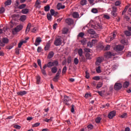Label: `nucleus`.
I'll return each mask as SVG.
<instances>
[{
  "label": "nucleus",
  "instance_id": "53",
  "mask_svg": "<svg viewBox=\"0 0 131 131\" xmlns=\"http://www.w3.org/2000/svg\"><path fill=\"white\" fill-rule=\"evenodd\" d=\"M9 25L10 27L11 28H13V27H14V26L15 25V23L11 21L10 22Z\"/></svg>",
  "mask_w": 131,
  "mask_h": 131
},
{
  "label": "nucleus",
  "instance_id": "59",
  "mask_svg": "<svg viewBox=\"0 0 131 131\" xmlns=\"http://www.w3.org/2000/svg\"><path fill=\"white\" fill-rule=\"evenodd\" d=\"M31 31L35 33L36 32V31H37V28L36 27H34L32 29Z\"/></svg>",
  "mask_w": 131,
  "mask_h": 131
},
{
  "label": "nucleus",
  "instance_id": "31",
  "mask_svg": "<svg viewBox=\"0 0 131 131\" xmlns=\"http://www.w3.org/2000/svg\"><path fill=\"white\" fill-rule=\"evenodd\" d=\"M50 13L51 16H55V15H57V12H55V10H54V9H51L50 10Z\"/></svg>",
  "mask_w": 131,
  "mask_h": 131
},
{
  "label": "nucleus",
  "instance_id": "35",
  "mask_svg": "<svg viewBox=\"0 0 131 131\" xmlns=\"http://www.w3.org/2000/svg\"><path fill=\"white\" fill-rule=\"evenodd\" d=\"M20 5V2H19V1H16V3L14 5V8H19V5Z\"/></svg>",
  "mask_w": 131,
  "mask_h": 131
},
{
  "label": "nucleus",
  "instance_id": "18",
  "mask_svg": "<svg viewBox=\"0 0 131 131\" xmlns=\"http://www.w3.org/2000/svg\"><path fill=\"white\" fill-rule=\"evenodd\" d=\"M57 71H58V68H57V67H54L52 68L51 72H52V73H56Z\"/></svg>",
  "mask_w": 131,
  "mask_h": 131
},
{
  "label": "nucleus",
  "instance_id": "29",
  "mask_svg": "<svg viewBox=\"0 0 131 131\" xmlns=\"http://www.w3.org/2000/svg\"><path fill=\"white\" fill-rule=\"evenodd\" d=\"M102 86H103V83L100 82L97 84L96 89H100V88H102Z\"/></svg>",
  "mask_w": 131,
  "mask_h": 131
},
{
  "label": "nucleus",
  "instance_id": "51",
  "mask_svg": "<svg viewBox=\"0 0 131 131\" xmlns=\"http://www.w3.org/2000/svg\"><path fill=\"white\" fill-rule=\"evenodd\" d=\"M80 57L79 58V59L81 60L82 62H84V61H85V58H84V56L82 55V56Z\"/></svg>",
  "mask_w": 131,
  "mask_h": 131
},
{
  "label": "nucleus",
  "instance_id": "47",
  "mask_svg": "<svg viewBox=\"0 0 131 131\" xmlns=\"http://www.w3.org/2000/svg\"><path fill=\"white\" fill-rule=\"evenodd\" d=\"M92 13H94V14H97L98 13V9L96 8H93L92 9Z\"/></svg>",
  "mask_w": 131,
  "mask_h": 131
},
{
  "label": "nucleus",
  "instance_id": "23",
  "mask_svg": "<svg viewBox=\"0 0 131 131\" xmlns=\"http://www.w3.org/2000/svg\"><path fill=\"white\" fill-rule=\"evenodd\" d=\"M54 57V52H50L48 55V59H52Z\"/></svg>",
  "mask_w": 131,
  "mask_h": 131
},
{
  "label": "nucleus",
  "instance_id": "37",
  "mask_svg": "<svg viewBox=\"0 0 131 131\" xmlns=\"http://www.w3.org/2000/svg\"><path fill=\"white\" fill-rule=\"evenodd\" d=\"M88 2V1L86 0H82L80 2V4L81 5V6H84L86 3Z\"/></svg>",
  "mask_w": 131,
  "mask_h": 131
},
{
  "label": "nucleus",
  "instance_id": "28",
  "mask_svg": "<svg viewBox=\"0 0 131 131\" xmlns=\"http://www.w3.org/2000/svg\"><path fill=\"white\" fill-rule=\"evenodd\" d=\"M53 66H54V64L52 61L48 62L47 64V67H48V68H51V67H53Z\"/></svg>",
  "mask_w": 131,
  "mask_h": 131
},
{
  "label": "nucleus",
  "instance_id": "12",
  "mask_svg": "<svg viewBox=\"0 0 131 131\" xmlns=\"http://www.w3.org/2000/svg\"><path fill=\"white\" fill-rule=\"evenodd\" d=\"M27 94V92L25 91H19L18 92H17V95H18V96H24V95H26Z\"/></svg>",
  "mask_w": 131,
  "mask_h": 131
},
{
  "label": "nucleus",
  "instance_id": "22",
  "mask_svg": "<svg viewBox=\"0 0 131 131\" xmlns=\"http://www.w3.org/2000/svg\"><path fill=\"white\" fill-rule=\"evenodd\" d=\"M85 57L88 60H91L92 59V55L89 53L85 54Z\"/></svg>",
  "mask_w": 131,
  "mask_h": 131
},
{
  "label": "nucleus",
  "instance_id": "44",
  "mask_svg": "<svg viewBox=\"0 0 131 131\" xmlns=\"http://www.w3.org/2000/svg\"><path fill=\"white\" fill-rule=\"evenodd\" d=\"M47 19L50 21L52 20V15H51V14L50 13L47 14Z\"/></svg>",
  "mask_w": 131,
  "mask_h": 131
},
{
  "label": "nucleus",
  "instance_id": "62",
  "mask_svg": "<svg viewBox=\"0 0 131 131\" xmlns=\"http://www.w3.org/2000/svg\"><path fill=\"white\" fill-rule=\"evenodd\" d=\"M88 127L89 129H93L94 128V126L92 124H90L88 126Z\"/></svg>",
  "mask_w": 131,
  "mask_h": 131
},
{
  "label": "nucleus",
  "instance_id": "24",
  "mask_svg": "<svg viewBox=\"0 0 131 131\" xmlns=\"http://www.w3.org/2000/svg\"><path fill=\"white\" fill-rule=\"evenodd\" d=\"M12 4V0H7L5 3V6H10Z\"/></svg>",
  "mask_w": 131,
  "mask_h": 131
},
{
  "label": "nucleus",
  "instance_id": "46",
  "mask_svg": "<svg viewBox=\"0 0 131 131\" xmlns=\"http://www.w3.org/2000/svg\"><path fill=\"white\" fill-rule=\"evenodd\" d=\"M53 64V66H58L59 62L57 60H55L54 61L52 62Z\"/></svg>",
  "mask_w": 131,
  "mask_h": 131
},
{
  "label": "nucleus",
  "instance_id": "33",
  "mask_svg": "<svg viewBox=\"0 0 131 131\" xmlns=\"http://www.w3.org/2000/svg\"><path fill=\"white\" fill-rule=\"evenodd\" d=\"M28 12H29V10H28V9H24L21 11V13L23 14H27Z\"/></svg>",
  "mask_w": 131,
  "mask_h": 131
},
{
  "label": "nucleus",
  "instance_id": "16",
  "mask_svg": "<svg viewBox=\"0 0 131 131\" xmlns=\"http://www.w3.org/2000/svg\"><path fill=\"white\" fill-rule=\"evenodd\" d=\"M78 54L80 57H82L83 54V51H82V49L80 48L78 50Z\"/></svg>",
  "mask_w": 131,
  "mask_h": 131
},
{
  "label": "nucleus",
  "instance_id": "30",
  "mask_svg": "<svg viewBox=\"0 0 131 131\" xmlns=\"http://www.w3.org/2000/svg\"><path fill=\"white\" fill-rule=\"evenodd\" d=\"M37 84H39L40 83V76H37L36 78Z\"/></svg>",
  "mask_w": 131,
  "mask_h": 131
},
{
  "label": "nucleus",
  "instance_id": "10",
  "mask_svg": "<svg viewBox=\"0 0 131 131\" xmlns=\"http://www.w3.org/2000/svg\"><path fill=\"white\" fill-rule=\"evenodd\" d=\"M66 23L68 24V25H71L74 23V21H73V19L71 18H67L65 20Z\"/></svg>",
  "mask_w": 131,
  "mask_h": 131
},
{
  "label": "nucleus",
  "instance_id": "2",
  "mask_svg": "<svg viewBox=\"0 0 131 131\" xmlns=\"http://www.w3.org/2000/svg\"><path fill=\"white\" fill-rule=\"evenodd\" d=\"M54 45L56 47L61 46V45H62V39L61 36H58L57 37L55 38V40L54 41Z\"/></svg>",
  "mask_w": 131,
  "mask_h": 131
},
{
  "label": "nucleus",
  "instance_id": "7",
  "mask_svg": "<svg viewBox=\"0 0 131 131\" xmlns=\"http://www.w3.org/2000/svg\"><path fill=\"white\" fill-rule=\"evenodd\" d=\"M122 88V85L120 83H116L114 85V89L116 91H119Z\"/></svg>",
  "mask_w": 131,
  "mask_h": 131
},
{
  "label": "nucleus",
  "instance_id": "48",
  "mask_svg": "<svg viewBox=\"0 0 131 131\" xmlns=\"http://www.w3.org/2000/svg\"><path fill=\"white\" fill-rule=\"evenodd\" d=\"M78 37H83V36H84V33L83 32H81L80 33H79V34L78 35Z\"/></svg>",
  "mask_w": 131,
  "mask_h": 131
},
{
  "label": "nucleus",
  "instance_id": "9",
  "mask_svg": "<svg viewBox=\"0 0 131 131\" xmlns=\"http://www.w3.org/2000/svg\"><path fill=\"white\" fill-rule=\"evenodd\" d=\"M104 60L103 57H99L97 59V61L96 62V65L97 66H99L100 64V63H102L103 62V60Z\"/></svg>",
  "mask_w": 131,
  "mask_h": 131
},
{
  "label": "nucleus",
  "instance_id": "13",
  "mask_svg": "<svg viewBox=\"0 0 131 131\" xmlns=\"http://www.w3.org/2000/svg\"><path fill=\"white\" fill-rule=\"evenodd\" d=\"M30 28H31V23H29L26 29V33L27 34L29 31H30Z\"/></svg>",
  "mask_w": 131,
  "mask_h": 131
},
{
  "label": "nucleus",
  "instance_id": "32",
  "mask_svg": "<svg viewBox=\"0 0 131 131\" xmlns=\"http://www.w3.org/2000/svg\"><path fill=\"white\" fill-rule=\"evenodd\" d=\"M26 41H20L18 45V48L20 49V48L22 47V45H23V43H26Z\"/></svg>",
  "mask_w": 131,
  "mask_h": 131
},
{
  "label": "nucleus",
  "instance_id": "52",
  "mask_svg": "<svg viewBox=\"0 0 131 131\" xmlns=\"http://www.w3.org/2000/svg\"><path fill=\"white\" fill-rule=\"evenodd\" d=\"M111 14L112 15L113 17H116L117 16V13L115 12L112 11Z\"/></svg>",
  "mask_w": 131,
  "mask_h": 131
},
{
  "label": "nucleus",
  "instance_id": "5",
  "mask_svg": "<svg viewBox=\"0 0 131 131\" xmlns=\"http://www.w3.org/2000/svg\"><path fill=\"white\" fill-rule=\"evenodd\" d=\"M64 97V100H63V103L66 104V105H69V103H68V102H69V101H71V99H70L69 98V97L66 96V95H64L63 96Z\"/></svg>",
  "mask_w": 131,
  "mask_h": 131
},
{
  "label": "nucleus",
  "instance_id": "21",
  "mask_svg": "<svg viewBox=\"0 0 131 131\" xmlns=\"http://www.w3.org/2000/svg\"><path fill=\"white\" fill-rule=\"evenodd\" d=\"M113 39H114V38H112L110 36H108L106 39L105 41L106 42H110V41L113 40Z\"/></svg>",
  "mask_w": 131,
  "mask_h": 131
},
{
  "label": "nucleus",
  "instance_id": "26",
  "mask_svg": "<svg viewBox=\"0 0 131 131\" xmlns=\"http://www.w3.org/2000/svg\"><path fill=\"white\" fill-rule=\"evenodd\" d=\"M20 21H22V22L25 21L26 20V15H22L20 17Z\"/></svg>",
  "mask_w": 131,
  "mask_h": 131
},
{
  "label": "nucleus",
  "instance_id": "60",
  "mask_svg": "<svg viewBox=\"0 0 131 131\" xmlns=\"http://www.w3.org/2000/svg\"><path fill=\"white\" fill-rule=\"evenodd\" d=\"M113 10L112 12H117V8H116V7L113 6L112 7Z\"/></svg>",
  "mask_w": 131,
  "mask_h": 131
},
{
  "label": "nucleus",
  "instance_id": "20",
  "mask_svg": "<svg viewBox=\"0 0 131 131\" xmlns=\"http://www.w3.org/2000/svg\"><path fill=\"white\" fill-rule=\"evenodd\" d=\"M2 41L4 43V45L5 43V44H7V43H9V39H8L7 38H3V39H2Z\"/></svg>",
  "mask_w": 131,
  "mask_h": 131
},
{
  "label": "nucleus",
  "instance_id": "42",
  "mask_svg": "<svg viewBox=\"0 0 131 131\" xmlns=\"http://www.w3.org/2000/svg\"><path fill=\"white\" fill-rule=\"evenodd\" d=\"M37 64H38V65L40 67V69H42V67H41V61L40 60V59H38V60H37Z\"/></svg>",
  "mask_w": 131,
  "mask_h": 131
},
{
  "label": "nucleus",
  "instance_id": "27",
  "mask_svg": "<svg viewBox=\"0 0 131 131\" xmlns=\"http://www.w3.org/2000/svg\"><path fill=\"white\" fill-rule=\"evenodd\" d=\"M101 120H102V118H101L100 117H98L96 118L95 121H96V123H100Z\"/></svg>",
  "mask_w": 131,
  "mask_h": 131
},
{
  "label": "nucleus",
  "instance_id": "39",
  "mask_svg": "<svg viewBox=\"0 0 131 131\" xmlns=\"http://www.w3.org/2000/svg\"><path fill=\"white\" fill-rule=\"evenodd\" d=\"M44 8L45 12H49V11H50V6L47 5L45 6Z\"/></svg>",
  "mask_w": 131,
  "mask_h": 131
},
{
  "label": "nucleus",
  "instance_id": "61",
  "mask_svg": "<svg viewBox=\"0 0 131 131\" xmlns=\"http://www.w3.org/2000/svg\"><path fill=\"white\" fill-rule=\"evenodd\" d=\"M111 46L110 45H107L106 47L105 48V51H108L110 50Z\"/></svg>",
  "mask_w": 131,
  "mask_h": 131
},
{
  "label": "nucleus",
  "instance_id": "63",
  "mask_svg": "<svg viewBox=\"0 0 131 131\" xmlns=\"http://www.w3.org/2000/svg\"><path fill=\"white\" fill-rule=\"evenodd\" d=\"M5 12V8L3 7H2L0 8V14H3Z\"/></svg>",
  "mask_w": 131,
  "mask_h": 131
},
{
  "label": "nucleus",
  "instance_id": "45",
  "mask_svg": "<svg viewBox=\"0 0 131 131\" xmlns=\"http://www.w3.org/2000/svg\"><path fill=\"white\" fill-rule=\"evenodd\" d=\"M125 34L126 35V36H130L131 33L128 31H125Z\"/></svg>",
  "mask_w": 131,
  "mask_h": 131
},
{
  "label": "nucleus",
  "instance_id": "25",
  "mask_svg": "<svg viewBox=\"0 0 131 131\" xmlns=\"http://www.w3.org/2000/svg\"><path fill=\"white\" fill-rule=\"evenodd\" d=\"M88 33L91 34V35H92L93 34H95L96 33V32H95L93 29H90L88 31Z\"/></svg>",
  "mask_w": 131,
  "mask_h": 131
},
{
  "label": "nucleus",
  "instance_id": "34",
  "mask_svg": "<svg viewBox=\"0 0 131 131\" xmlns=\"http://www.w3.org/2000/svg\"><path fill=\"white\" fill-rule=\"evenodd\" d=\"M67 71V67L65 66L63 67L62 71V74H65Z\"/></svg>",
  "mask_w": 131,
  "mask_h": 131
},
{
  "label": "nucleus",
  "instance_id": "11",
  "mask_svg": "<svg viewBox=\"0 0 131 131\" xmlns=\"http://www.w3.org/2000/svg\"><path fill=\"white\" fill-rule=\"evenodd\" d=\"M40 42H41V38L39 37H37L35 42V45L37 47V46H39Z\"/></svg>",
  "mask_w": 131,
  "mask_h": 131
},
{
  "label": "nucleus",
  "instance_id": "54",
  "mask_svg": "<svg viewBox=\"0 0 131 131\" xmlns=\"http://www.w3.org/2000/svg\"><path fill=\"white\" fill-rule=\"evenodd\" d=\"M93 79L94 80H100V77L98 76H95L93 78Z\"/></svg>",
  "mask_w": 131,
  "mask_h": 131
},
{
  "label": "nucleus",
  "instance_id": "4",
  "mask_svg": "<svg viewBox=\"0 0 131 131\" xmlns=\"http://www.w3.org/2000/svg\"><path fill=\"white\" fill-rule=\"evenodd\" d=\"M123 49H124L123 46L118 45L115 47L114 50L115 51H116V52H121Z\"/></svg>",
  "mask_w": 131,
  "mask_h": 131
},
{
  "label": "nucleus",
  "instance_id": "17",
  "mask_svg": "<svg viewBox=\"0 0 131 131\" xmlns=\"http://www.w3.org/2000/svg\"><path fill=\"white\" fill-rule=\"evenodd\" d=\"M59 76H60V74L57 73L55 77L53 79V81H55V82L58 81V79H59Z\"/></svg>",
  "mask_w": 131,
  "mask_h": 131
},
{
  "label": "nucleus",
  "instance_id": "49",
  "mask_svg": "<svg viewBox=\"0 0 131 131\" xmlns=\"http://www.w3.org/2000/svg\"><path fill=\"white\" fill-rule=\"evenodd\" d=\"M85 77L88 79H89V78H90V73L88 71L85 72Z\"/></svg>",
  "mask_w": 131,
  "mask_h": 131
},
{
  "label": "nucleus",
  "instance_id": "3",
  "mask_svg": "<svg viewBox=\"0 0 131 131\" xmlns=\"http://www.w3.org/2000/svg\"><path fill=\"white\" fill-rule=\"evenodd\" d=\"M116 55V53L114 52H107L104 54V57L106 58V59H110V58H112V57H114Z\"/></svg>",
  "mask_w": 131,
  "mask_h": 131
},
{
  "label": "nucleus",
  "instance_id": "64",
  "mask_svg": "<svg viewBox=\"0 0 131 131\" xmlns=\"http://www.w3.org/2000/svg\"><path fill=\"white\" fill-rule=\"evenodd\" d=\"M40 124V123H35V124H34L33 125V126L34 127H37V126H39V125Z\"/></svg>",
  "mask_w": 131,
  "mask_h": 131
},
{
  "label": "nucleus",
  "instance_id": "14",
  "mask_svg": "<svg viewBox=\"0 0 131 131\" xmlns=\"http://www.w3.org/2000/svg\"><path fill=\"white\" fill-rule=\"evenodd\" d=\"M72 16L75 18H79V14L78 12H74L72 14Z\"/></svg>",
  "mask_w": 131,
  "mask_h": 131
},
{
  "label": "nucleus",
  "instance_id": "6",
  "mask_svg": "<svg viewBox=\"0 0 131 131\" xmlns=\"http://www.w3.org/2000/svg\"><path fill=\"white\" fill-rule=\"evenodd\" d=\"M115 115H116V112H115V111H113L108 114L107 117L110 119H112Z\"/></svg>",
  "mask_w": 131,
  "mask_h": 131
},
{
  "label": "nucleus",
  "instance_id": "19",
  "mask_svg": "<svg viewBox=\"0 0 131 131\" xmlns=\"http://www.w3.org/2000/svg\"><path fill=\"white\" fill-rule=\"evenodd\" d=\"M50 47H51V43H50V42H48L45 47V50L48 51V50H49V49H50Z\"/></svg>",
  "mask_w": 131,
  "mask_h": 131
},
{
  "label": "nucleus",
  "instance_id": "43",
  "mask_svg": "<svg viewBox=\"0 0 131 131\" xmlns=\"http://www.w3.org/2000/svg\"><path fill=\"white\" fill-rule=\"evenodd\" d=\"M26 7V4H21V5H20L18 7V9H24V8H25Z\"/></svg>",
  "mask_w": 131,
  "mask_h": 131
},
{
  "label": "nucleus",
  "instance_id": "56",
  "mask_svg": "<svg viewBox=\"0 0 131 131\" xmlns=\"http://www.w3.org/2000/svg\"><path fill=\"white\" fill-rule=\"evenodd\" d=\"M82 45H85L86 43V39H83V40L80 41Z\"/></svg>",
  "mask_w": 131,
  "mask_h": 131
},
{
  "label": "nucleus",
  "instance_id": "38",
  "mask_svg": "<svg viewBox=\"0 0 131 131\" xmlns=\"http://www.w3.org/2000/svg\"><path fill=\"white\" fill-rule=\"evenodd\" d=\"M67 32H68V29L66 28H63L62 30V33L63 34H66Z\"/></svg>",
  "mask_w": 131,
  "mask_h": 131
},
{
  "label": "nucleus",
  "instance_id": "50",
  "mask_svg": "<svg viewBox=\"0 0 131 131\" xmlns=\"http://www.w3.org/2000/svg\"><path fill=\"white\" fill-rule=\"evenodd\" d=\"M62 6V4L58 3L57 5V10H61V7Z\"/></svg>",
  "mask_w": 131,
  "mask_h": 131
},
{
  "label": "nucleus",
  "instance_id": "40",
  "mask_svg": "<svg viewBox=\"0 0 131 131\" xmlns=\"http://www.w3.org/2000/svg\"><path fill=\"white\" fill-rule=\"evenodd\" d=\"M79 61L78 60V59L77 58H75L74 59V63L75 64V65H77L78 64Z\"/></svg>",
  "mask_w": 131,
  "mask_h": 131
},
{
  "label": "nucleus",
  "instance_id": "57",
  "mask_svg": "<svg viewBox=\"0 0 131 131\" xmlns=\"http://www.w3.org/2000/svg\"><path fill=\"white\" fill-rule=\"evenodd\" d=\"M13 47V45L8 46L6 47V49H7V50H12Z\"/></svg>",
  "mask_w": 131,
  "mask_h": 131
},
{
  "label": "nucleus",
  "instance_id": "55",
  "mask_svg": "<svg viewBox=\"0 0 131 131\" xmlns=\"http://www.w3.org/2000/svg\"><path fill=\"white\" fill-rule=\"evenodd\" d=\"M14 128H16L17 129H20V128H21V126L16 124L14 126Z\"/></svg>",
  "mask_w": 131,
  "mask_h": 131
},
{
  "label": "nucleus",
  "instance_id": "58",
  "mask_svg": "<svg viewBox=\"0 0 131 131\" xmlns=\"http://www.w3.org/2000/svg\"><path fill=\"white\" fill-rule=\"evenodd\" d=\"M72 58L71 56H69L68 58V64H70V63H71V61H72Z\"/></svg>",
  "mask_w": 131,
  "mask_h": 131
},
{
  "label": "nucleus",
  "instance_id": "36",
  "mask_svg": "<svg viewBox=\"0 0 131 131\" xmlns=\"http://www.w3.org/2000/svg\"><path fill=\"white\" fill-rule=\"evenodd\" d=\"M128 85H129V83L128 82H125L123 85V88H128Z\"/></svg>",
  "mask_w": 131,
  "mask_h": 131
},
{
  "label": "nucleus",
  "instance_id": "8",
  "mask_svg": "<svg viewBox=\"0 0 131 131\" xmlns=\"http://www.w3.org/2000/svg\"><path fill=\"white\" fill-rule=\"evenodd\" d=\"M97 41H98L97 39H93L92 40V42H88V46L90 47V48H92V47H93V46H94V45H95V43H96V42H97Z\"/></svg>",
  "mask_w": 131,
  "mask_h": 131
},
{
  "label": "nucleus",
  "instance_id": "41",
  "mask_svg": "<svg viewBox=\"0 0 131 131\" xmlns=\"http://www.w3.org/2000/svg\"><path fill=\"white\" fill-rule=\"evenodd\" d=\"M91 37L93 38H97V37H98V34L96 33H94V34L91 35Z\"/></svg>",
  "mask_w": 131,
  "mask_h": 131
},
{
  "label": "nucleus",
  "instance_id": "1",
  "mask_svg": "<svg viewBox=\"0 0 131 131\" xmlns=\"http://www.w3.org/2000/svg\"><path fill=\"white\" fill-rule=\"evenodd\" d=\"M22 29H23V25H18L16 28L12 30V33L13 34H16L17 32L21 31Z\"/></svg>",
  "mask_w": 131,
  "mask_h": 131
},
{
  "label": "nucleus",
  "instance_id": "15",
  "mask_svg": "<svg viewBox=\"0 0 131 131\" xmlns=\"http://www.w3.org/2000/svg\"><path fill=\"white\" fill-rule=\"evenodd\" d=\"M40 1L39 0H37L35 4V7L36 8H40Z\"/></svg>",
  "mask_w": 131,
  "mask_h": 131
}]
</instances>
